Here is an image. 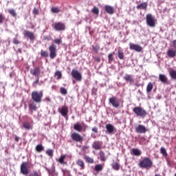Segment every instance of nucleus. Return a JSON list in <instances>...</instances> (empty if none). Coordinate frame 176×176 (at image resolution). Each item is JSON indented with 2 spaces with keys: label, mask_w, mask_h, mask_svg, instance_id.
I'll list each match as a JSON object with an SVG mask.
<instances>
[{
  "label": "nucleus",
  "mask_w": 176,
  "mask_h": 176,
  "mask_svg": "<svg viewBox=\"0 0 176 176\" xmlns=\"http://www.w3.org/2000/svg\"><path fill=\"white\" fill-rule=\"evenodd\" d=\"M152 166H153V162L149 157H144L139 163L140 168H146V170L151 168Z\"/></svg>",
  "instance_id": "1"
},
{
  "label": "nucleus",
  "mask_w": 176,
  "mask_h": 176,
  "mask_svg": "<svg viewBox=\"0 0 176 176\" xmlns=\"http://www.w3.org/2000/svg\"><path fill=\"white\" fill-rule=\"evenodd\" d=\"M43 97V92L42 91H34L33 92H32V99L34 102H36L37 104H40V102H42Z\"/></svg>",
  "instance_id": "2"
},
{
  "label": "nucleus",
  "mask_w": 176,
  "mask_h": 176,
  "mask_svg": "<svg viewBox=\"0 0 176 176\" xmlns=\"http://www.w3.org/2000/svg\"><path fill=\"white\" fill-rule=\"evenodd\" d=\"M133 112L138 116V118H145L148 113L146 110L144 109L141 107H135L133 109Z\"/></svg>",
  "instance_id": "3"
},
{
  "label": "nucleus",
  "mask_w": 176,
  "mask_h": 176,
  "mask_svg": "<svg viewBox=\"0 0 176 176\" xmlns=\"http://www.w3.org/2000/svg\"><path fill=\"white\" fill-rule=\"evenodd\" d=\"M87 129H89V126L86 125L85 123L80 124L79 122H77L74 124V130L78 133H82V131L85 132Z\"/></svg>",
  "instance_id": "4"
},
{
  "label": "nucleus",
  "mask_w": 176,
  "mask_h": 176,
  "mask_svg": "<svg viewBox=\"0 0 176 176\" xmlns=\"http://www.w3.org/2000/svg\"><path fill=\"white\" fill-rule=\"evenodd\" d=\"M49 52H50V57L52 60L56 58L57 57V46L52 43L49 46Z\"/></svg>",
  "instance_id": "5"
},
{
  "label": "nucleus",
  "mask_w": 176,
  "mask_h": 176,
  "mask_svg": "<svg viewBox=\"0 0 176 176\" xmlns=\"http://www.w3.org/2000/svg\"><path fill=\"white\" fill-rule=\"evenodd\" d=\"M146 24L149 27L153 28L156 25V19L151 14H148L146 16Z\"/></svg>",
  "instance_id": "6"
},
{
  "label": "nucleus",
  "mask_w": 176,
  "mask_h": 176,
  "mask_svg": "<svg viewBox=\"0 0 176 176\" xmlns=\"http://www.w3.org/2000/svg\"><path fill=\"white\" fill-rule=\"evenodd\" d=\"M71 138L75 142H83V136L76 132L72 133Z\"/></svg>",
  "instance_id": "7"
},
{
  "label": "nucleus",
  "mask_w": 176,
  "mask_h": 176,
  "mask_svg": "<svg viewBox=\"0 0 176 176\" xmlns=\"http://www.w3.org/2000/svg\"><path fill=\"white\" fill-rule=\"evenodd\" d=\"M71 75L77 82H82V74H80L78 70L72 69Z\"/></svg>",
  "instance_id": "8"
},
{
  "label": "nucleus",
  "mask_w": 176,
  "mask_h": 176,
  "mask_svg": "<svg viewBox=\"0 0 176 176\" xmlns=\"http://www.w3.org/2000/svg\"><path fill=\"white\" fill-rule=\"evenodd\" d=\"M55 31H65V23L63 22H56L54 24Z\"/></svg>",
  "instance_id": "9"
},
{
  "label": "nucleus",
  "mask_w": 176,
  "mask_h": 176,
  "mask_svg": "<svg viewBox=\"0 0 176 176\" xmlns=\"http://www.w3.org/2000/svg\"><path fill=\"white\" fill-rule=\"evenodd\" d=\"M28 163L27 162H23L21 164V174H23V175H28L30 174V169H28Z\"/></svg>",
  "instance_id": "10"
},
{
  "label": "nucleus",
  "mask_w": 176,
  "mask_h": 176,
  "mask_svg": "<svg viewBox=\"0 0 176 176\" xmlns=\"http://www.w3.org/2000/svg\"><path fill=\"white\" fill-rule=\"evenodd\" d=\"M135 131L138 134H145L147 131H149V129H146V127L144 125L139 124L136 128H135Z\"/></svg>",
  "instance_id": "11"
},
{
  "label": "nucleus",
  "mask_w": 176,
  "mask_h": 176,
  "mask_svg": "<svg viewBox=\"0 0 176 176\" xmlns=\"http://www.w3.org/2000/svg\"><path fill=\"white\" fill-rule=\"evenodd\" d=\"M109 102L111 104L112 107H113L114 108H119V107H120L119 100H118V98H116V97L110 98L109 100Z\"/></svg>",
  "instance_id": "12"
},
{
  "label": "nucleus",
  "mask_w": 176,
  "mask_h": 176,
  "mask_svg": "<svg viewBox=\"0 0 176 176\" xmlns=\"http://www.w3.org/2000/svg\"><path fill=\"white\" fill-rule=\"evenodd\" d=\"M129 49L131 50H135V52H138V53L142 52V47L141 45L131 43L129 44Z\"/></svg>",
  "instance_id": "13"
},
{
  "label": "nucleus",
  "mask_w": 176,
  "mask_h": 176,
  "mask_svg": "<svg viewBox=\"0 0 176 176\" xmlns=\"http://www.w3.org/2000/svg\"><path fill=\"white\" fill-rule=\"evenodd\" d=\"M23 35H24V36L29 38V39L30 41H35V39H36L35 34L32 32H30L28 30H24Z\"/></svg>",
  "instance_id": "14"
},
{
  "label": "nucleus",
  "mask_w": 176,
  "mask_h": 176,
  "mask_svg": "<svg viewBox=\"0 0 176 176\" xmlns=\"http://www.w3.org/2000/svg\"><path fill=\"white\" fill-rule=\"evenodd\" d=\"M30 74L33 75V76H36V78H39V75H41V68L36 67L34 69H31Z\"/></svg>",
  "instance_id": "15"
},
{
  "label": "nucleus",
  "mask_w": 176,
  "mask_h": 176,
  "mask_svg": "<svg viewBox=\"0 0 176 176\" xmlns=\"http://www.w3.org/2000/svg\"><path fill=\"white\" fill-rule=\"evenodd\" d=\"M59 112L62 115V116H64V118H67V119H68V107L67 106L62 107L61 109H59Z\"/></svg>",
  "instance_id": "16"
},
{
  "label": "nucleus",
  "mask_w": 176,
  "mask_h": 176,
  "mask_svg": "<svg viewBox=\"0 0 176 176\" xmlns=\"http://www.w3.org/2000/svg\"><path fill=\"white\" fill-rule=\"evenodd\" d=\"M138 10H146L148 9V2H142L136 6Z\"/></svg>",
  "instance_id": "17"
},
{
  "label": "nucleus",
  "mask_w": 176,
  "mask_h": 176,
  "mask_svg": "<svg viewBox=\"0 0 176 176\" xmlns=\"http://www.w3.org/2000/svg\"><path fill=\"white\" fill-rule=\"evenodd\" d=\"M92 148L96 149V151H100L102 148V142L100 141H96L92 144Z\"/></svg>",
  "instance_id": "18"
},
{
  "label": "nucleus",
  "mask_w": 176,
  "mask_h": 176,
  "mask_svg": "<svg viewBox=\"0 0 176 176\" xmlns=\"http://www.w3.org/2000/svg\"><path fill=\"white\" fill-rule=\"evenodd\" d=\"M124 80L126 82H129V85L134 83V78H133V76L131 74H125L124 76Z\"/></svg>",
  "instance_id": "19"
},
{
  "label": "nucleus",
  "mask_w": 176,
  "mask_h": 176,
  "mask_svg": "<svg viewBox=\"0 0 176 176\" xmlns=\"http://www.w3.org/2000/svg\"><path fill=\"white\" fill-rule=\"evenodd\" d=\"M104 10L106 12L108 13V14H113L115 13V10L113 7L111 6H104Z\"/></svg>",
  "instance_id": "20"
},
{
  "label": "nucleus",
  "mask_w": 176,
  "mask_h": 176,
  "mask_svg": "<svg viewBox=\"0 0 176 176\" xmlns=\"http://www.w3.org/2000/svg\"><path fill=\"white\" fill-rule=\"evenodd\" d=\"M106 129L109 134H113V131H115V126H113L112 124H107L106 125Z\"/></svg>",
  "instance_id": "21"
},
{
  "label": "nucleus",
  "mask_w": 176,
  "mask_h": 176,
  "mask_svg": "<svg viewBox=\"0 0 176 176\" xmlns=\"http://www.w3.org/2000/svg\"><path fill=\"white\" fill-rule=\"evenodd\" d=\"M67 158V155H61L58 160H57V162H58V163H60V164H67V162H65V159Z\"/></svg>",
  "instance_id": "22"
},
{
  "label": "nucleus",
  "mask_w": 176,
  "mask_h": 176,
  "mask_svg": "<svg viewBox=\"0 0 176 176\" xmlns=\"http://www.w3.org/2000/svg\"><path fill=\"white\" fill-rule=\"evenodd\" d=\"M166 54L170 58H174L176 56V50H168L166 52Z\"/></svg>",
  "instance_id": "23"
},
{
  "label": "nucleus",
  "mask_w": 176,
  "mask_h": 176,
  "mask_svg": "<svg viewBox=\"0 0 176 176\" xmlns=\"http://www.w3.org/2000/svg\"><path fill=\"white\" fill-rule=\"evenodd\" d=\"M98 156L100 157V162H105L107 160V156H105V153L102 151H100L98 153Z\"/></svg>",
  "instance_id": "24"
},
{
  "label": "nucleus",
  "mask_w": 176,
  "mask_h": 176,
  "mask_svg": "<svg viewBox=\"0 0 176 176\" xmlns=\"http://www.w3.org/2000/svg\"><path fill=\"white\" fill-rule=\"evenodd\" d=\"M76 164H77V166H78V167H80V169L85 170V162H83V160H78L76 162Z\"/></svg>",
  "instance_id": "25"
},
{
  "label": "nucleus",
  "mask_w": 176,
  "mask_h": 176,
  "mask_svg": "<svg viewBox=\"0 0 176 176\" xmlns=\"http://www.w3.org/2000/svg\"><path fill=\"white\" fill-rule=\"evenodd\" d=\"M159 79L162 83H167V82H168L167 76H166L164 74H160Z\"/></svg>",
  "instance_id": "26"
},
{
  "label": "nucleus",
  "mask_w": 176,
  "mask_h": 176,
  "mask_svg": "<svg viewBox=\"0 0 176 176\" xmlns=\"http://www.w3.org/2000/svg\"><path fill=\"white\" fill-rule=\"evenodd\" d=\"M102 170H104V165L99 164L94 166V171L100 173Z\"/></svg>",
  "instance_id": "27"
},
{
  "label": "nucleus",
  "mask_w": 176,
  "mask_h": 176,
  "mask_svg": "<svg viewBox=\"0 0 176 176\" xmlns=\"http://www.w3.org/2000/svg\"><path fill=\"white\" fill-rule=\"evenodd\" d=\"M23 127L25 129V130H32V125L28 122H23Z\"/></svg>",
  "instance_id": "28"
},
{
  "label": "nucleus",
  "mask_w": 176,
  "mask_h": 176,
  "mask_svg": "<svg viewBox=\"0 0 176 176\" xmlns=\"http://www.w3.org/2000/svg\"><path fill=\"white\" fill-rule=\"evenodd\" d=\"M29 109L31 111V115H32V112H34V111H36V109H38V107H36V104H35V103H30L29 104Z\"/></svg>",
  "instance_id": "29"
},
{
  "label": "nucleus",
  "mask_w": 176,
  "mask_h": 176,
  "mask_svg": "<svg viewBox=\"0 0 176 176\" xmlns=\"http://www.w3.org/2000/svg\"><path fill=\"white\" fill-rule=\"evenodd\" d=\"M131 155H133L134 156H141V151L138 150V148H133Z\"/></svg>",
  "instance_id": "30"
},
{
  "label": "nucleus",
  "mask_w": 176,
  "mask_h": 176,
  "mask_svg": "<svg viewBox=\"0 0 176 176\" xmlns=\"http://www.w3.org/2000/svg\"><path fill=\"white\" fill-rule=\"evenodd\" d=\"M111 166L113 170H116V171H119V170H120V164L118 162H113Z\"/></svg>",
  "instance_id": "31"
},
{
  "label": "nucleus",
  "mask_w": 176,
  "mask_h": 176,
  "mask_svg": "<svg viewBox=\"0 0 176 176\" xmlns=\"http://www.w3.org/2000/svg\"><path fill=\"white\" fill-rule=\"evenodd\" d=\"M54 77L56 78L57 80H60L63 78V73L60 71H56L54 74Z\"/></svg>",
  "instance_id": "32"
},
{
  "label": "nucleus",
  "mask_w": 176,
  "mask_h": 176,
  "mask_svg": "<svg viewBox=\"0 0 176 176\" xmlns=\"http://www.w3.org/2000/svg\"><path fill=\"white\" fill-rule=\"evenodd\" d=\"M170 76L173 80H176V70L171 69L169 72Z\"/></svg>",
  "instance_id": "33"
},
{
  "label": "nucleus",
  "mask_w": 176,
  "mask_h": 176,
  "mask_svg": "<svg viewBox=\"0 0 176 176\" xmlns=\"http://www.w3.org/2000/svg\"><path fill=\"white\" fill-rule=\"evenodd\" d=\"M36 151L38 153H41V152H43V151H45V147H43V146L42 144H38L36 146Z\"/></svg>",
  "instance_id": "34"
},
{
  "label": "nucleus",
  "mask_w": 176,
  "mask_h": 176,
  "mask_svg": "<svg viewBox=\"0 0 176 176\" xmlns=\"http://www.w3.org/2000/svg\"><path fill=\"white\" fill-rule=\"evenodd\" d=\"M118 58H120V60H123L124 58V53L123 52V50H118Z\"/></svg>",
  "instance_id": "35"
},
{
  "label": "nucleus",
  "mask_w": 176,
  "mask_h": 176,
  "mask_svg": "<svg viewBox=\"0 0 176 176\" xmlns=\"http://www.w3.org/2000/svg\"><path fill=\"white\" fill-rule=\"evenodd\" d=\"M153 89V84L152 82H148L146 87V91L147 93H151Z\"/></svg>",
  "instance_id": "36"
},
{
  "label": "nucleus",
  "mask_w": 176,
  "mask_h": 176,
  "mask_svg": "<svg viewBox=\"0 0 176 176\" xmlns=\"http://www.w3.org/2000/svg\"><path fill=\"white\" fill-rule=\"evenodd\" d=\"M84 159L87 162V163H90L91 164H93V163H94V160L89 156H85Z\"/></svg>",
  "instance_id": "37"
},
{
  "label": "nucleus",
  "mask_w": 176,
  "mask_h": 176,
  "mask_svg": "<svg viewBox=\"0 0 176 176\" xmlns=\"http://www.w3.org/2000/svg\"><path fill=\"white\" fill-rule=\"evenodd\" d=\"M160 153H162L163 156H165V157H167V156H168V154L167 153V151L164 147H161Z\"/></svg>",
  "instance_id": "38"
},
{
  "label": "nucleus",
  "mask_w": 176,
  "mask_h": 176,
  "mask_svg": "<svg viewBox=\"0 0 176 176\" xmlns=\"http://www.w3.org/2000/svg\"><path fill=\"white\" fill-rule=\"evenodd\" d=\"M113 56H115V52H113L108 55L109 64H111V63H112V61H113Z\"/></svg>",
  "instance_id": "39"
},
{
  "label": "nucleus",
  "mask_w": 176,
  "mask_h": 176,
  "mask_svg": "<svg viewBox=\"0 0 176 176\" xmlns=\"http://www.w3.org/2000/svg\"><path fill=\"white\" fill-rule=\"evenodd\" d=\"M8 13L11 14L13 17H16L17 13L16 12V10L14 9H10L8 10Z\"/></svg>",
  "instance_id": "40"
},
{
  "label": "nucleus",
  "mask_w": 176,
  "mask_h": 176,
  "mask_svg": "<svg viewBox=\"0 0 176 176\" xmlns=\"http://www.w3.org/2000/svg\"><path fill=\"white\" fill-rule=\"evenodd\" d=\"M51 12L52 13H60V12H61V10H60L58 7H52L51 9Z\"/></svg>",
  "instance_id": "41"
},
{
  "label": "nucleus",
  "mask_w": 176,
  "mask_h": 176,
  "mask_svg": "<svg viewBox=\"0 0 176 176\" xmlns=\"http://www.w3.org/2000/svg\"><path fill=\"white\" fill-rule=\"evenodd\" d=\"M41 57H49V53L47 51L41 50Z\"/></svg>",
  "instance_id": "42"
},
{
  "label": "nucleus",
  "mask_w": 176,
  "mask_h": 176,
  "mask_svg": "<svg viewBox=\"0 0 176 176\" xmlns=\"http://www.w3.org/2000/svg\"><path fill=\"white\" fill-rule=\"evenodd\" d=\"M54 43L56 45H58V46H60V45H61V43H63V40L61 38H55L54 40Z\"/></svg>",
  "instance_id": "43"
},
{
  "label": "nucleus",
  "mask_w": 176,
  "mask_h": 176,
  "mask_svg": "<svg viewBox=\"0 0 176 176\" xmlns=\"http://www.w3.org/2000/svg\"><path fill=\"white\" fill-rule=\"evenodd\" d=\"M91 12L92 13H94V14H98V13H100V10L98 9V8L94 6L91 10Z\"/></svg>",
  "instance_id": "44"
},
{
  "label": "nucleus",
  "mask_w": 176,
  "mask_h": 176,
  "mask_svg": "<svg viewBox=\"0 0 176 176\" xmlns=\"http://www.w3.org/2000/svg\"><path fill=\"white\" fill-rule=\"evenodd\" d=\"M93 50L95 53H98V51L100 50V45H93L92 46Z\"/></svg>",
  "instance_id": "45"
},
{
  "label": "nucleus",
  "mask_w": 176,
  "mask_h": 176,
  "mask_svg": "<svg viewBox=\"0 0 176 176\" xmlns=\"http://www.w3.org/2000/svg\"><path fill=\"white\" fill-rule=\"evenodd\" d=\"M60 93H61L63 96H65L68 93V91H67V89L65 88L60 87Z\"/></svg>",
  "instance_id": "46"
},
{
  "label": "nucleus",
  "mask_w": 176,
  "mask_h": 176,
  "mask_svg": "<svg viewBox=\"0 0 176 176\" xmlns=\"http://www.w3.org/2000/svg\"><path fill=\"white\" fill-rule=\"evenodd\" d=\"M5 21V16L3 14H0V24H2L3 21Z\"/></svg>",
  "instance_id": "47"
},
{
  "label": "nucleus",
  "mask_w": 176,
  "mask_h": 176,
  "mask_svg": "<svg viewBox=\"0 0 176 176\" xmlns=\"http://www.w3.org/2000/svg\"><path fill=\"white\" fill-rule=\"evenodd\" d=\"M46 153L48 155V156L53 157V150L49 149L46 151Z\"/></svg>",
  "instance_id": "48"
},
{
  "label": "nucleus",
  "mask_w": 176,
  "mask_h": 176,
  "mask_svg": "<svg viewBox=\"0 0 176 176\" xmlns=\"http://www.w3.org/2000/svg\"><path fill=\"white\" fill-rule=\"evenodd\" d=\"M43 38H44V41H51L52 40V36H44Z\"/></svg>",
  "instance_id": "49"
},
{
  "label": "nucleus",
  "mask_w": 176,
  "mask_h": 176,
  "mask_svg": "<svg viewBox=\"0 0 176 176\" xmlns=\"http://www.w3.org/2000/svg\"><path fill=\"white\" fill-rule=\"evenodd\" d=\"M13 43L14 45H19L20 43V41L17 38H14L13 39Z\"/></svg>",
  "instance_id": "50"
},
{
  "label": "nucleus",
  "mask_w": 176,
  "mask_h": 176,
  "mask_svg": "<svg viewBox=\"0 0 176 176\" xmlns=\"http://www.w3.org/2000/svg\"><path fill=\"white\" fill-rule=\"evenodd\" d=\"M33 14H39V10H38L36 8H34Z\"/></svg>",
  "instance_id": "51"
},
{
  "label": "nucleus",
  "mask_w": 176,
  "mask_h": 176,
  "mask_svg": "<svg viewBox=\"0 0 176 176\" xmlns=\"http://www.w3.org/2000/svg\"><path fill=\"white\" fill-rule=\"evenodd\" d=\"M89 148H90V146H83L82 148V151H87V149H89Z\"/></svg>",
  "instance_id": "52"
},
{
  "label": "nucleus",
  "mask_w": 176,
  "mask_h": 176,
  "mask_svg": "<svg viewBox=\"0 0 176 176\" xmlns=\"http://www.w3.org/2000/svg\"><path fill=\"white\" fill-rule=\"evenodd\" d=\"M94 60H95V61H96V63H100L101 61V58H100V57H95Z\"/></svg>",
  "instance_id": "53"
},
{
  "label": "nucleus",
  "mask_w": 176,
  "mask_h": 176,
  "mask_svg": "<svg viewBox=\"0 0 176 176\" xmlns=\"http://www.w3.org/2000/svg\"><path fill=\"white\" fill-rule=\"evenodd\" d=\"M39 83V77H36V80L34 82L33 86L34 85H38Z\"/></svg>",
  "instance_id": "54"
},
{
  "label": "nucleus",
  "mask_w": 176,
  "mask_h": 176,
  "mask_svg": "<svg viewBox=\"0 0 176 176\" xmlns=\"http://www.w3.org/2000/svg\"><path fill=\"white\" fill-rule=\"evenodd\" d=\"M92 131H94V133H98V129L97 127H94L92 128Z\"/></svg>",
  "instance_id": "55"
},
{
  "label": "nucleus",
  "mask_w": 176,
  "mask_h": 176,
  "mask_svg": "<svg viewBox=\"0 0 176 176\" xmlns=\"http://www.w3.org/2000/svg\"><path fill=\"white\" fill-rule=\"evenodd\" d=\"M173 47H175V49L176 50V40L173 41Z\"/></svg>",
  "instance_id": "56"
},
{
  "label": "nucleus",
  "mask_w": 176,
  "mask_h": 176,
  "mask_svg": "<svg viewBox=\"0 0 176 176\" xmlns=\"http://www.w3.org/2000/svg\"><path fill=\"white\" fill-rule=\"evenodd\" d=\"M19 140H20V138L17 135H15V141L16 142H19Z\"/></svg>",
  "instance_id": "57"
},
{
  "label": "nucleus",
  "mask_w": 176,
  "mask_h": 176,
  "mask_svg": "<svg viewBox=\"0 0 176 176\" xmlns=\"http://www.w3.org/2000/svg\"><path fill=\"white\" fill-rule=\"evenodd\" d=\"M52 89L53 90H56V89H57V86H56V85H52Z\"/></svg>",
  "instance_id": "58"
},
{
  "label": "nucleus",
  "mask_w": 176,
  "mask_h": 176,
  "mask_svg": "<svg viewBox=\"0 0 176 176\" xmlns=\"http://www.w3.org/2000/svg\"><path fill=\"white\" fill-rule=\"evenodd\" d=\"M94 91H95V93L97 91V89H96V88H94L93 89V93H94Z\"/></svg>",
  "instance_id": "59"
},
{
  "label": "nucleus",
  "mask_w": 176,
  "mask_h": 176,
  "mask_svg": "<svg viewBox=\"0 0 176 176\" xmlns=\"http://www.w3.org/2000/svg\"><path fill=\"white\" fill-rule=\"evenodd\" d=\"M47 101L50 102V99L49 98H46Z\"/></svg>",
  "instance_id": "60"
},
{
  "label": "nucleus",
  "mask_w": 176,
  "mask_h": 176,
  "mask_svg": "<svg viewBox=\"0 0 176 176\" xmlns=\"http://www.w3.org/2000/svg\"><path fill=\"white\" fill-rule=\"evenodd\" d=\"M136 86L138 87H140V86H141V85H136Z\"/></svg>",
  "instance_id": "61"
},
{
  "label": "nucleus",
  "mask_w": 176,
  "mask_h": 176,
  "mask_svg": "<svg viewBox=\"0 0 176 176\" xmlns=\"http://www.w3.org/2000/svg\"><path fill=\"white\" fill-rule=\"evenodd\" d=\"M155 176H160L159 174H155Z\"/></svg>",
  "instance_id": "62"
},
{
  "label": "nucleus",
  "mask_w": 176,
  "mask_h": 176,
  "mask_svg": "<svg viewBox=\"0 0 176 176\" xmlns=\"http://www.w3.org/2000/svg\"><path fill=\"white\" fill-rule=\"evenodd\" d=\"M64 173H65V170H63Z\"/></svg>",
  "instance_id": "63"
},
{
  "label": "nucleus",
  "mask_w": 176,
  "mask_h": 176,
  "mask_svg": "<svg viewBox=\"0 0 176 176\" xmlns=\"http://www.w3.org/2000/svg\"><path fill=\"white\" fill-rule=\"evenodd\" d=\"M175 176H176V173H175Z\"/></svg>",
  "instance_id": "64"
}]
</instances>
